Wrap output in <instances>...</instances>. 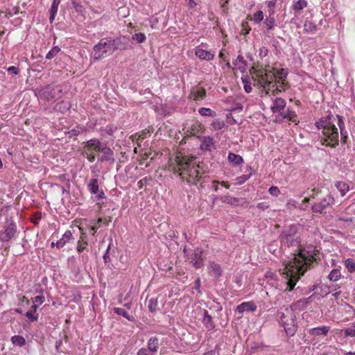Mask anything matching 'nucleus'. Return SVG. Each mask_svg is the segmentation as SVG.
Masks as SVG:
<instances>
[{"mask_svg": "<svg viewBox=\"0 0 355 355\" xmlns=\"http://www.w3.org/2000/svg\"><path fill=\"white\" fill-rule=\"evenodd\" d=\"M158 306V302L157 298H150L148 302V310L154 313L157 311Z\"/></svg>", "mask_w": 355, "mask_h": 355, "instance_id": "40", "label": "nucleus"}, {"mask_svg": "<svg viewBox=\"0 0 355 355\" xmlns=\"http://www.w3.org/2000/svg\"><path fill=\"white\" fill-rule=\"evenodd\" d=\"M264 19V15L263 11L258 10L255 12L251 18V20L253 21L255 24H260Z\"/></svg>", "mask_w": 355, "mask_h": 355, "instance_id": "38", "label": "nucleus"}, {"mask_svg": "<svg viewBox=\"0 0 355 355\" xmlns=\"http://www.w3.org/2000/svg\"><path fill=\"white\" fill-rule=\"evenodd\" d=\"M132 39L133 40L137 41L138 43L141 44L146 41V37L144 33H135L132 36Z\"/></svg>", "mask_w": 355, "mask_h": 355, "instance_id": "47", "label": "nucleus"}, {"mask_svg": "<svg viewBox=\"0 0 355 355\" xmlns=\"http://www.w3.org/2000/svg\"><path fill=\"white\" fill-rule=\"evenodd\" d=\"M7 71L14 75H17L19 73V69L15 66L9 67L7 69Z\"/></svg>", "mask_w": 355, "mask_h": 355, "instance_id": "58", "label": "nucleus"}, {"mask_svg": "<svg viewBox=\"0 0 355 355\" xmlns=\"http://www.w3.org/2000/svg\"><path fill=\"white\" fill-rule=\"evenodd\" d=\"M115 130H116V128L114 127L113 125H107L106 127V131L109 135H112L114 133V132L115 131Z\"/></svg>", "mask_w": 355, "mask_h": 355, "instance_id": "63", "label": "nucleus"}, {"mask_svg": "<svg viewBox=\"0 0 355 355\" xmlns=\"http://www.w3.org/2000/svg\"><path fill=\"white\" fill-rule=\"evenodd\" d=\"M61 51L60 48L55 46H53L49 51V53L46 54V59H49V60H51L52 58H53L55 55H58V53Z\"/></svg>", "mask_w": 355, "mask_h": 355, "instance_id": "44", "label": "nucleus"}, {"mask_svg": "<svg viewBox=\"0 0 355 355\" xmlns=\"http://www.w3.org/2000/svg\"><path fill=\"white\" fill-rule=\"evenodd\" d=\"M288 75V71L286 69L281 68L275 69L274 74L272 76H275V78L277 77L280 80H284Z\"/></svg>", "mask_w": 355, "mask_h": 355, "instance_id": "36", "label": "nucleus"}, {"mask_svg": "<svg viewBox=\"0 0 355 355\" xmlns=\"http://www.w3.org/2000/svg\"><path fill=\"white\" fill-rule=\"evenodd\" d=\"M191 94L193 99L196 101H201L206 96V91L203 88L193 89Z\"/></svg>", "mask_w": 355, "mask_h": 355, "instance_id": "29", "label": "nucleus"}, {"mask_svg": "<svg viewBox=\"0 0 355 355\" xmlns=\"http://www.w3.org/2000/svg\"><path fill=\"white\" fill-rule=\"evenodd\" d=\"M304 31L307 33H313L316 31V26L311 21H306L304 24Z\"/></svg>", "mask_w": 355, "mask_h": 355, "instance_id": "42", "label": "nucleus"}, {"mask_svg": "<svg viewBox=\"0 0 355 355\" xmlns=\"http://www.w3.org/2000/svg\"><path fill=\"white\" fill-rule=\"evenodd\" d=\"M345 266L349 272H355V260L348 258L345 261Z\"/></svg>", "mask_w": 355, "mask_h": 355, "instance_id": "41", "label": "nucleus"}, {"mask_svg": "<svg viewBox=\"0 0 355 355\" xmlns=\"http://www.w3.org/2000/svg\"><path fill=\"white\" fill-rule=\"evenodd\" d=\"M113 311L117 315H122L129 321H133L134 320L133 317L130 316V314L126 311L121 308L115 307L113 309Z\"/></svg>", "mask_w": 355, "mask_h": 355, "instance_id": "33", "label": "nucleus"}, {"mask_svg": "<svg viewBox=\"0 0 355 355\" xmlns=\"http://www.w3.org/2000/svg\"><path fill=\"white\" fill-rule=\"evenodd\" d=\"M269 193L271 196L277 197L280 194V191L277 187L272 186L269 189Z\"/></svg>", "mask_w": 355, "mask_h": 355, "instance_id": "51", "label": "nucleus"}, {"mask_svg": "<svg viewBox=\"0 0 355 355\" xmlns=\"http://www.w3.org/2000/svg\"><path fill=\"white\" fill-rule=\"evenodd\" d=\"M286 105V102L284 98H275L272 101L270 109L273 113H278L284 110Z\"/></svg>", "mask_w": 355, "mask_h": 355, "instance_id": "18", "label": "nucleus"}, {"mask_svg": "<svg viewBox=\"0 0 355 355\" xmlns=\"http://www.w3.org/2000/svg\"><path fill=\"white\" fill-rule=\"evenodd\" d=\"M17 233V227L15 223L11 222L6 225L3 230L0 232V241L8 242L14 239Z\"/></svg>", "mask_w": 355, "mask_h": 355, "instance_id": "9", "label": "nucleus"}, {"mask_svg": "<svg viewBox=\"0 0 355 355\" xmlns=\"http://www.w3.org/2000/svg\"><path fill=\"white\" fill-rule=\"evenodd\" d=\"M265 277L268 279H277V275L276 273L272 272V271H268L266 272Z\"/></svg>", "mask_w": 355, "mask_h": 355, "instance_id": "59", "label": "nucleus"}, {"mask_svg": "<svg viewBox=\"0 0 355 355\" xmlns=\"http://www.w3.org/2000/svg\"><path fill=\"white\" fill-rule=\"evenodd\" d=\"M214 146V141L211 137H205L202 140L200 148L202 150L211 151Z\"/></svg>", "mask_w": 355, "mask_h": 355, "instance_id": "22", "label": "nucleus"}, {"mask_svg": "<svg viewBox=\"0 0 355 355\" xmlns=\"http://www.w3.org/2000/svg\"><path fill=\"white\" fill-rule=\"evenodd\" d=\"M257 310V306L252 301L244 302L238 305L236 308V312L242 314L245 311L254 312Z\"/></svg>", "mask_w": 355, "mask_h": 355, "instance_id": "16", "label": "nucleus"}, {"mask_svg": "<svg viewBox=\"0 0 355 355\" xmlns=\"http://www.w3.org/2000/svg\"><path fill=\"white\" fill-rule=\"evenodd\" d=\"M199 168L200 166L196 164L193 158L189 159L180 153L171 158L168 162L169 171L174 173H178L182 180L193 184H196L200 178Z\"/></svg>", "mask_w": 355, "mask_h": 355, "instance_id": "3", "label": "nucleus"}, {"mask_svg": "<svg viewBox=\"0 0 355 355\" xmlns=\"http://www.w3.org/2000/svg\"><path fill=\"white\" fill-rule=\"evenodd\" d=\"M234 64L235 67L241 72H244L246 70L247 62L241 55H239L237 56L236 59L234 62Z\"/></svg>", "mask_w": 355, "mask_h": 355, "instance_id": "26", "label": "nucleus"}, {"mask_svg": "<svg viewBox=\"0 0 355 355\" xmlns=\"http://www.w3.org/2000/svg\"><path fill=\"white\" fill-rule=\"evenodd\" d=\"M278 113L279 116L283 119H288L291 121H295L296 114L295 112L291 110L288 108L285 111L284 110Z\"/></svg>", "mask_w": 355, "mask_h": 355, "instance_id": "28", "label": "nucleus"}, {"mask_svg": "<svg viewBox=\"0 0 355 355\" xmlns=\"http://www.w3.org/2000/svg\"><path fill=\"white\" fill-rule=\"evenodd\" d=\"M39 292L41 293V295L35 296V297L32 298L31 300H32V302L33 304H37L40 305L44 302L45 297L43 295V290L42 289H41Z\"/></svg>", "mask_w": 355, "mask_h": 355, "instance_id": "45", "label": "nucleus"}, {"mask_svg": "<svg viewBox=\"0 0 355 355\" xmlns=\"http://www.w3.org/2000/svg\"><path fill=\"white\" fill-rule=\"evenodd\" d=\"M58 109L59 110H61L62 109V112H64L65 110H69V104L68 103H65V102H62L61 103H58L56 105V107H58Z\"/></svg>", "mask_w": 355, "mask_h": 355, "instance_id": "54", "label": "nucleus"}, {"mask_svg": "<svg viewBox=\"0 0 355 355\" xmlns=\"http://www.w3.org/2000/svg\"><path fill=\"white\" fill-rule=\"evenodd\" d=\"M341 277V273L338 269H333L328 275V279L331 282L338 281Z\"/></svg>", "mask_w": 355, "mask_h": 355, "instance_id": "39", "label": "nucleus"}, {"mask_svg": "<svg viewBox=\"0 0 355 355\" xmlns=\"http://www.w3.org/2000/svg\"><path fill=\"white\" fill-rule=\"evenodd\" d=\"M210 125L212 130H220L225 127V122L220 119H216L213 121Z\"/></svg>", "mask_w": 355, "mask_h": 355, "instance_id": "34", "label": "nucleus"}, {"mask_svg": "<svg viewBox=\"0 0 355 355\" xmlns=\"http://www.w3.org/2000/svg\"><path fill=\"white\" fill-rule=\"evenodd\" d=\"M89 153H87V158L88 159L89 162H93L95 161V159H96V154L94 153V152H88Z\"/></svg>", "mask_w": 355, "mask_h": 355, "instance_id": "60", "label": "nucleus"}, {"mask_svg": "<svg viewBox=\"0 0 355 355\" xmlns=\"http://www.w3.org/2000/svg\"><path fill=\"white\" fill-rule=\"evenodd\" d=\"M111 44L113 53L117 50L122 51L132 49L129 37L124 35H121L115 38L111 37Z\"/></svg>", "mask_w": 355, "mask_h": 355, "instance_id": "8", "label": "nucleus"}, {"mask_svg": "<svg viewBox=\"0 0 355 355\" xmlns=\"http://www.w3.org/2000/svg\"><path fill=\"white\" fill-rule=\"evenodd\" d=\"M315 250L313 245L300 249L297 254H293L291 259L286 263L284 268L279 270L286 283V291H291L300 276L303 275L315 260Z\"/></svg>", "mask_w": 355, "mask_h": 355, "instance_id": "1", "label": "nucleus"}, {"mask_svg": "<svg viewBox=\"0 0 355 355\" xmlns=\"http://www.w3.org/2000/svg\"><path fill=\"white\" fill-rule=\"evenodd\" d=\"M309 202V198H305L300 203H299L297 207L302 210H306L308 207Z\"/></svg>", "mask_w": 355, "mask_h": 355, "instance_id": "50", "label": "nucleus"}, {"mask_svg": "<svg viewBox=\"0 0 355 355\" xmlns=\"http://www.w3.org/2000/svg\"><path fill=\"white\" fill-rule=\"evenodd\" d=\"M227 159L234 166H240L244 162L241 155L233 153H229Z\"/></svg>", "mask_w": 355, "mask_h": 355, "instance_id": "23", "label": "nucleus"}, {"mask_svg": "<svg viewBox=\"0 0 355 355\" xmlns=\"http://www.w3.org/2000/svg\"><path fill=\"white\" fill-rule=\"evenodd\" d=\"M208 272L210 276L218 279L223 273V270L220 264L215 261H210L208 266Z\"/></svg>", "mask_w": 355, "mask_h": 355, "instance_id": "17", "label": "nucleus"}, {"mask_svg": "<svg viewBox=\"0 0 355 355\" xmlns=\"http://www.w3.org/2000/svg\"><path fill=\"white\" fill-rule=\"evenodd\" d=\"M203 318L202 320V323L205 326V327L208 330H211L214 329L215 324L212 320V317L209 314L208 311L206 309L202 311Z\"/></svg>", "mask_w": 355, "mask_h": 355, "instance_id": "20", "label": "nucleus"}, {"mask_svg": "<svg viewBox=\"0 0 355 355\" xmlns=\"http://www.w3.org/2000/svg\"><path fill=\"white\" fill-rule=\"evenodd\" d=\"M307 5L308 3L306 0H298L297 1L293 2L291 8L295 12H300L304 8H305L307 6Z\"/></svg>", "mask_w": 355, "mask_h": 355, "instance_id": "30", "label": "nucleus"}, {"mask_svg": "<svg viewBox=\"0 0 355 355\" xmlns=\"http://www.w3.org/2000/svg\"><path fill=\"white\" fill-rule=\"evenodd\" d=\"M277 82V87H276V88H275V89L277 90V93L284 91L285 90L284 83L283 82L280 83L279 80H278Z\"/></svg>", "mask_w": 355, "mask_h": 355, "instance_id": "56", "label": "nucleus"}, {"mask_svg": "<svg viewBox=\"0 0 355 355\" xmlns=\"http://www.w3.org/2000/svg\"><path fill=\"white\" fill-rule=\"evenodd\" d=\"M329 329L330 327L328 326H321L310 329L309 332L313 336H326Z\"/></svg>", "mask_w": 355, "mask_h": 355, "instance_id": "21", "label": "nucleus"}, {"mask_svg": "<svg viewBox=\"0 0 355 355\" xmlns=\"http://www.w3.org/2000/svg\"><path fill=\"white\" fill-rule=\"evenodd\" d=\"M198 112L200 115H202L203 116L214 117L216 115V113L215 111H213L210 108H208V107H200L198 110Z\"/></svg>", "mask_w": 355, "mask_h": 355, "instance_id": "35", "label": "nucleus"}, {"mask_svg": "<svg viewBox=\"0 0 355 355\" xmlns=\"http://www.w3.org/2000/svg\"><path fill=\"white\" fill-rule=\"evenodd\" d=\"M202 252V249L197 248L191 256V263L197 269L202 268L204 265Z\"/></svg>", "mask_w": 355, "mask_h": 355, "instance_id": "13", "label": "nucleus"}, {"mask_svg": "<svg viewBox=\"0 0 355 355\" xmlns=\"http://www.w3.org/2000/svg\"><path fill=\"white\" fill-rule=\"evenodd\" d=\"M112 53H113V50L111 37H106L101 39L98 44L94 46L92 55L94 60H98Z\"/></svg>", "mask_w": 355, "mask_h": 355, "instance_id": "7", "label": "nucleus"}, {"mask_svg": "<svg viewBox=\"0 0 355 355\" xmlns=\"http://www.w3.org/2000/svg\"><path fill=\"white\" fill-rule=\"evenodd\" d=\"M335 202L334 198L331 195H327L319 202L315 203L311 209L315 213H322L328 207L333 205Z\"/></svg>", "mask_w": 355, "mask_h": 355, "instance_id": "10", "label": "nucleus"}, {"mask_svg": "<svg viewBox=\"0 0 355 355\" xmlns=\"http://www.w3.org/2000/svg\"><path fill=\"white\" fill-rule=\"evenodd\" d=\"M345 336L355 337V322L344 330Z\"/></svg>", "mask_w": 355, "mask_h": 355, "instance_id": "46", "label": "nucleus"}, {"mask_svg": "<svg viewBox=\"0 0 355 355\" xmlns=\"http://www.w3.org/2000/svg\"><path fill=\"white\" fill-rule=\"evenodd\" d=\"M268 55V49L266 46H262L259 50V56L261 58H266Z\"/></svg>", "mask_w": 355, "mask_h": 355, "instance_id": "52", "label": "nucleus"}, {"mask_svg": "<svg viewBox=\"0 0 355 355\" xmlns=\"http://www.w3.org/2000/svg\"><path fill=\"white\" fill-rule=\"evenodd\" d=\"M72 5L74 7V8L76 9V10L77 12H81L82 10H83V6L78 2L75 1H72Z\"/></svg>", "mask_w": 355, "mask_h": 355, "instance_id": "61", "label": "nucleus"}, {"mask_svg": "<svg viewBox=\"0 0 355 355\" xmlns=\"http://www.w3.org/2000/svg\"><path fill=\"white\" fill-rule=\"evenodd\" d=\"M254 86L258 87L261 92L268 95L271 92L273 95L277 93L275 89L277 87V82L275 81V76H269L268 73H261L258 76V79H254Z\"/></svg>", "mask_w": 355, "mask_h": 355, "instance_id": "6", "label": "nucleus"}, {"mask_svg": "<svg viewBox=\"0 0 355 355\" xmlns=\"http://www.w3.org/2000/svg\"><path fill=\"white\" fill-rule=\"evenodd\" d=\"M103 220L102 218H99L97 221H96V225H93L91 228H90V234L93 236H94L96 234V232L98 230V228L100 227L101 223H102Z\"/></svg>", "mask_w": 355, "mask_h": 355, "instance_id": "49", "label": "nucleus"}, {"mask_svg": "<svg viewBox=\"0 0 355 355\" xmlns=\"http://www.w3.org/2000/svg\"><path fill=\"white\" fill-rule=\"evenodd\" d=\"M159 339L156 336L150 337L148 341V349L153 354L156 353L159 348Z\"/></svg>", "mask_w": 355, "mask_h": 355, "instance_id": "24", "label": "nucleus"}, {"mask_svg": "<svg viewBox=\"0 0 355 355\" xmlns=\"http://www.w3.org/2000/svg\"><path fill=\"white\" fill-rule=\"evenodd\" d=\"M110 249V246L109 245L107 247V250H106L105 253L103 255V259H104V262L105 263H107V262H109L110 261V256L108 254Z\"/></svg>", "mask_w": 355, "mask_h": 355, "instance_id": "62", "label": "nucleus"}, {"mask_svg": "<svg viewBox=\"0 0 355 355\" xmlns=\"http://www.w3.org/2000/svg\"><path fill=\"white\" fill-rule=\"evenodd\" d=\"M105 142H101L98 139H91L84 143V148L87 149L88 152H94L95 154L102 150L104 146Z\"/></svg>", "mask_w": 355, "mask_h": 355, "instance_id": "14", "label": "nucleus"}, {"mask_svg": "<svg viewBox=\"0 0 355 355\" xmlns=\"http://www.w3.org/2000/svg\"><path fill=\"white\" fill-rule=\"evenodd\" d=\"M195 55L200 60L211 61L215 57V51L213 50H209L205 49H200L199 47H195L194 49Z\"/></svg>", "mask_w": 355, "mask_h": 355, "instance_id": "15", "label": "nucleus"}, {"mask_svg": "<svg viewBox=\"0 0 355 355\" xmlns=\"http://www.w3.org/2000/svg\"><path fill=\"white\" fill-rule=\"evenodd\" d=\"M10 340L13 345L17 347H23L26 344L25 338L19 335H15L12 336Z\"/></svg>", "mask_w": 355, "mask_h": 355, "instance_id": "31", "label": "nucleus"}, {"mask_svg": "<svg viewBox=\"0 0 355 355\" xmlns=\"http://www.w3.org/2000/svg\"><path fill=\"white\" fill-rule=\"evenodd\" d=\"M243 110V105L241 103H236L234 107H231L229 111L232 112H241Z\"/></svg>", "mask_w": 355, "mask_h": 355, "instance_id": "55", "label": "nucleus"}, {"mask_svg": "<svg viewBox=\"0 0 355 355\" xmlns=\"http://www.w3.org/2000/svg\"><path fill=\"white\" fill-rule=\"evenodd\" d=\"M248 169L250 171L249 174L243 175L241 176H239L236 178V184L238 185H241L244 182H245L251 176H252V168L250 166L248 167Z\"/></svg>", "mask_w": 355, "mask_h": 355, "instance_id": "37", "label": "nucleus"}, {"mask_svg": "<svg viewBox=\"0 0 355 355\" xmlns=\"http://www.w3.org/2000/svg\"><path fill=\"white\" fill-rule=\"evenodd\" d=\"M101 149L103 150H101L100 152L102 155L98 158V162H108L110 164H114L115 158L113 150L109 148L105 143Z\"/></svg>", "mask_w": 355, "mask_h": 355, "instance_id": "11", "label": "nucleus"}, {"mask_svg": "<svg viewBox=\"0 0 355 355\" xmlns=\"http://www.w3.org/2000/svg\"><path fill=\"white\" fill-rule=\"evenodd\" d=\"M252 79H253V80L254 81V78H251L250 76H248V74H245V75H243L242 77H241V81L243 84V88H244V90L246 93H250L252 90Z\"/></svg>", "mask_w": 355, "mask_h": 355, "instance_id": "25", "label": "nucleus"}, {"mask_svg": "<svg viewBox=\"0 0 355 355\" xmlns=\"http://www.w3.org/2000/svg\"><path fill=\"white\" fill-rule=\"evenodd\" d=\"M318 130H321L320 137L322 144L330 147L338 145L339 134L336 125L340 128L341 139L345 142L347 132L345 131V124L343 118L339 115L329 114L315 123Z\"/></svg>", "mask_w": 355, "mask_h": 355, "instance_id": "2", "label": "nucleus"}, {"mask_svg": "<svg viewBox=\"0 0 355 355\" xmlns=\"http://www.w3.org/2000/svg\"><path fill=\"white\" fill-rule=\"evenodd\" d=\"M26 317L28 319V320L30 322H35V321H37L39 318V314L34 311H32L31 309H29L26 313Z\"/></svg>", "mask_w": 355, "mask_h": 355, "instance_id": "43", "label": "nucleus"}, {"mask_svg": "<svg viewBox=\"0 0 355 355\" xmlns=\"http://www.w3.org/2000/svg\"><path fill=\"white\" fill-rule=\"evenodd\" d=\"M226 118L227 123L230 125H234L238 123L237 121L233 117L232 112L227 114Z\"/></svg>", "mask_w": 355, "mask_h": 355, "instance_id": "53", "label": "nucleus"}, {"mask_svg": "<svg viewBox=\"0 0 355 355\" xmlns=\"http://www.w3.org/2000/svg\"><path fill=\"white\" fill-rule=\"evenodd\" d=\"M73 238L72 233L70 230H67L62 236V237L55 242L57 248L60 249L63 248L66 243H69Z\"/></svg>", "mask_w": 355, "mask_h": 355, "instance_id": "19", "label": "nucleus"}, {"mask_svg": "<svg viewBox=\"0 0 355 355\" xmlns=\"http://www.w3.org/2000/svg\"><path fill=\"white\" fill-rule=\"evenodd\" d=\"M150 352L146 348H141L138 352L137 355H154L153 354H150Z\"/></svg>", "mask_w": 355, "mask_h": 355, "instance_id": "57", "label": "nucleus"}, {"mask_svg": "<svg viewBox=\"0 0 355 355\" xmlns=\"http://www.w3.org/2000/svg\"><path fill=\"white\" fill-rule=\"evenodd\" d=\"M299 230L300 227L297 224H292L284 227L279 236L282 247L299 248L302 241Z\"/></svg>", "mask_w": 355, "mask_h": 355, "instance_id": "4", "label": "nucleus"}, {"mask_svg": "<svg viewBox=\"0 0 355 355\" xmlns=\"http://www.w3.org/2000/svg\"><path fill=\"white\" fill-rule=\"evenodd\" d=\"M278 318L279 324L284 327L287 336H294L297 331V324L295 313L293 308L291 306L281 308L278 311Z\"/></svg>", "mask_w": 355, "mask_h": 355, "instance_id": "5", "label": "nucleus"}, {"mask_svg": "<svg viewBox=\"0 0 355 355\" xmlns=\"http://www.w3.org/2000/svg\"><path fill=\"white\" fill-rule=\"evenodd\" d=\"M264 24L266 26L268 30H271L274 28L275 24V20L274 17L270 16L264 20Z\"/></svg>", "mask_w": 355, "mask_h": 355, "instance_id": "48", "label": "nucleus"}, {"mask_svg": "<svg viewBox=\"0 0 355 355\" xmlns=\"http://www.w3.org/2000/svg\"><path fill=\"white\" fill-rule=\"evenodd\" d=\"M60 3V0H53L51 3V8L49 10V12H50L49 21L51 23H52L55 19V17L57 15L58 10V6Z\"/></svg>", "mask_w": 355, "mask_h": 355, "instance_id": "27", "label": "nucleus"}, {"mask_svg": "<svg viewBox=\"0 0 355 355\" xmlns=\"http://www.w3.org/2000/svg\"><path fill=\"white\" fill-rule=\"evenodd\" d=\"M336 187L340 191L342 196H344L349 190V185L344 182H336Z\"/></svg>", "mask_w": 355, "mask_h": 355, "instance_id": "32", "label": "nucleus"}, {"mask_svg": "<svg viewBox=\"0 0 355 355\" xmlns=\"http://www.w3.org/2000/svg\"><path fill=\"white\" fill-rule=\"evenodd\" d=\"M87 188L92 194H97L96 196L97 200L105 198V193L101 190L99 191L98 180L96 178H92L87 184Z\"/></svg>", "mask_w": 355, "mask_h": 355, "instance_id": "12", "label": "nucleus"}, {"mask_svg": "<svg viewBox=\"0 0 355 355\" xmlns=\"http://www.w3.org/2000/svg\"><path fill=\"white\" fill-rule=\"evenodd\" d=\"M85 247L84 246V245L82 243H80V242H78V245L77 247L78 252H81L85 250Z\"/></svg>", "mask_w": 355, "mask_h": 355, "instance_id": "64", "label": "nucleus"}]
</instances>
